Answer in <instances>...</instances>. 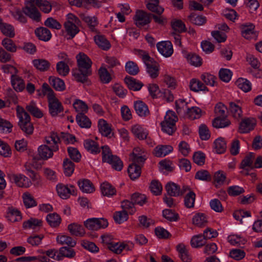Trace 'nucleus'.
Instances as JSON below:
<instances>
[{"label":"nucleus","instance_id":"nucleus-1","mask_svg":"<svg viewBox=\"0 0 262 262\" xmlns=\"http://www.w3.org/2000/svg\"><path fill=\"white\" fill-rule=\"evenodd\" d=\"M78 68L74 70L72 74L75 79L83 83L87 81L88 77L91 75L92 62L85 54L79 53L76 55Z\"/></svg>","mask_w":262,"mask_h":262},{"label":"nucleus","instance_id":"nucleus-2","mask_svg":"<svg viewBox=\"0 0 262 262\" xmlns=\"http://www.w3.org/2000/svg\"><path fill=\"white\" fill-rule=\"evenodd\" d=\"M60 139L57 133L52 132L50 135L45 138L46 144L40 145L38 147V156L43 160H47L52 158L54 152L59 149L58 143Z\"/></svg>","mask_w":262,"mask_h":262},{"label":"nucleus","instance_id":"nucleus-3","mask_svg":"<svg viewBox=\"0 0 262 262\" xmlns=\"http://www.w3.org/2000/svg\"><path fill=\"white\" fill-rule=\"evenodd\" d=\"M16 115L19 119L18 125L21 129L27 135H31L34 130V127L31 122L30 117L24 108L17 105L16 107Z\"/></svg>","mask_w":262,"mask_h":262},{"label":"nucleus","instance_id":"nucleus-4","mask_svg":"<svg viewBox=\"0 0 262 262\" xmlns=\"http://www.w3.org/2000/svg\"><path fill=\"white\" fill-rule=\"evenodd\" d=\"M80 24L79 18L73 14H68L64 22V27L67 34L73 38L79 31L78 26Z\"/></svg>","mask_w":262,"mask_h":262},{"label":"nucleus","instance_id":"nucleus-5","mask_svg":"<svg viewBox=\"0 0 262 262\" xmlns=\"http://www.w3.org/2000/svg\"><path fill=\"white\" fill-rule=\"evenodd\" d=\"M142 59L146 65V71L152 78H155L159 75V64L151 58L146 52L141 51Z\"/></svg>","mask_w":262,"mask_h":262},{"label":"nucleus","instance_id":"nucleus-6","mask_svg":"<svg viewBox=\"0 0 262 262\" xmlns=\"http://www.w3.org/2000/svg\"><path fill=\"white\" fill-rule=\"evenodd\" d=\"M84 226L90 230H98L108 226L107 221L104 218H90L84 222Z\"/></svg>","mask_w":262,"mask_h":262},{"label":"nucleus","instance_id":"nucleus-7","mask_svg":"<svg viewBox=\"0 0 262 262\" xmlns=\"http://www.w3.org/2000/svg\"><path fill=\"white\" fill-rule=\"evenodd\" d=\"M133 19L137 27L142 28L150 22V14L142 10H138L136 11Z\"/></svg>","mask_w":262,"mask_h":262},{"label":"nucleus","instance_id":"nucleus-8","mask_svg":"<svg viewBox=\"0 0 262 262\" xmlns=\"http://www.w3.org/2000/svg\"><path fill=\"white\" fill-rule=\"evenodd\" d=\"M10 180L20 187H29L31 185L30 180L22 174H15L12 172L8 174Z\"/></svg>","mask_w":262,"mask_h":262},{"label":"nucleus","instance_id":"nucleus-9","mask_svg":"<svg viewBox=\"0 0 262 262\" xmlns=\"http://www.w3.org/2000/svg\"><path fill=\"white\" fill-rule=\"evenodd\" d=\"M50 114L53 117L56 116L63 111L61 103L54 95H51L48 98Z\"/></svg>","mask_w":262,"mask_h":262},{"label":"nucleus","instance_id":"nucleus-10","mask_svg":"<svg viewBox=\"0 0 262 262\" xmlns=\"http://www.w3.org/2000/svg\"><path fill=\"white\" fill-rule=\"evenodd\" d=\"M23 12L32 20L39 21L41 14L37 8L30 3H26L25 7L23 8Z\"/></svg>","mask_w":262,"mask_h":262},{"label":"nucleus","instance_id":"nucleus-11","mask_svg":"<svg viewBox=\"0 0 262 262\" xmlns=\"http://www.w3.org/2000/svg\"><path fill=\"white\" fill-rule=\"evenodd\" d=\"M56 190L58 195L63 199H66L71 194L74 195L76 193L75 187L73 185L68 186L58 184L56 186Z\"/></svg>","mask_w":262,"mask_h":262},{"label":"nucleus","instance_id":"nucleus-12","mask_svg":"<svg viewBox=\"0 0 262 262\" xmlns=\"http://www.w3.org/2000/svg\"><path fill=\"white\" fill-rule=\"evenodd\" d=\"M158 51L164 56L170 57L173 52L172 43L169 41H163L157 44Z\"/></svg>","mask_w":262,"mask_h":262},{"label":"nucleus","instance_id":"nucleus-13","mask_svg":"<svg viewBox=\"0 0 262 262\" xmlns=\"http://www.w3.org/2000/svg\"><path fill=\"white\" fill-rule=\"evenodd\" d=\"M165 189L168 194L170 196H177L182 195L189 188L185 186L183 187V190H181L180 187L176 184L173 182H169L166 185Z\"/></svg>","mask_w":262,"mask_h":262},{"label":"nucleus","instance_id":"nucleus-14","mask_svg":"<svg viewBox=\"0 0 262 262\" xmlns=\"http://www.w3.org/2000/svg\"><path fill=\"white\" fill-rule=\"evenodd\" d=\"M256 125V120L253 118H245L241 122L239 132L242 134L247 133L253 129Z\"/></svg>","mask_w":262,"mask_h":262},{"label":"nucleus","instance_id":"nucleus-15","mask_svg":"<svg viewBox=\"0 0 262 262\" xmlns=\"http://www.w3.org/2000/svg\"><path fill=\"white\" fill-rule=\"evenodd\" d=\"M98 126L102 135L109 138L113 135L111 126L104 119H100L98 121Z\"/></svg>","mask_w":262,"mask_h":262},{"label":"nucleus","instance_id":"nucleus-16","mask_svg":"<svg viewBox=\"0 0 262 262\" xmlns=\"http://www.w3.org/2000/svg\"><path fill=\"white\" fill-rule=\"evenodd\" d=\"M134 108L136 113L140 117H146L149 114L147 106L141 101L135 102Z\"/></svg>","mask_w":262,"mask_h":262},{"label":"nucleus","instance_id":"nucleus-17","mask_svg":"<svg viewBox=\"0 0 262 262\" xmlns=\"http://www.w3.org/2000/svg\"><path fill=\"white\" fill-rule=\"evenodd\" d=\"M0 30L5 36L9 38H13L15 36V30L13 26L9 24L0 20Z\"/></svg>","mask_w":262,"mask_h":262},{"label":"nucleus","instance_id":"nucleus-18","mask_svg":"<svg viewBox=\"0 0 262 262\" xmlns=\"http://www.w3.org/2000/svg\"><path fill=\"white\" fill-rule=\"evenodd\" d=\"M35 33L39 39L44 41H49L52 37L50 31L45 27L37 28L35 31Z\"/></svg>","mask_w":262,"mask_h":262},{"label":"nucleus","instance_id":"nucleus-19","mask_svg":"<svg viewBox=\"0 0 262 262\" xmlns=\"http://www.w3.org/2000/svg\"><path fill=\"white\" fill-rule=\"evenodd\" d=\"M77 183L80 189L84 193H91L95 190L93 184L88 179L80 180Z\"/></svg>","mask_w":262,"mask_h":262},{"label":"nucleus","instance_id":"nucleus-20","mask_svg":"<svg viewBox=\"0 0 262 262\" xmlns=\"http://www.w3.org/2000/svg\"><path fill=\"white\" fill-rule=\"evenodd\" d=\"M131 131L135 137L140 140L146 138L148 135L147 130L141 125L138 124H136L132 126Z\"/></svg>","mask_w":262,"mask_h":262},{"label":"nucleus","instance_id":"nucleus-21","mask_svg":"<svg viewBox=\"0 0 262 262\" xmlns=\"http://www.w3.org/2000/svg\"><path fill=\"white\" fill-rule=\"evenodd\" d=\"M41 226L42 221L35 218H31L23 223V227L25 229L34 230H38Z\"/></svg>","mask_w":262,"mask_h":262},{"label":"nucleus","instance_id":"nucleus-22","mask_svg":"<svg viewBox=\"0 0 262 262\" xmlns=\"http://www.w3.org/2000/svg\"><path fill=\"white\" fill-rule=\"evenodd\" d=\"M254 26L252 24L242 26V35L246 39H251L255 36Z\"/></svg>","mask_w":262,"mask_h":262},{"label":"nucleus","instance_id":"nucleus-23","mask_svg":"<svg viewBox=\"0 0 262 262\" xmlns=\"http://www.w3.org/2000/svg\"><path fill=\"white\" fill-rule=\"evenodd\" d=\"M140 151H141V150L139 147L134 148L133 153L130 155V159L133 162V164L140 166L144 163L146 158L144 156L142 155L141 153H139Z\"/></svg>","mask_w":262,"mask_h":262},{"label":"nucleus","instance_id":"nucleus-24","mask_svg":"<svg viewBox=\"0 0 262 262\" xmlns=\"http://www.w3.org/2000/svg\"><path fill=\"white\" fill-rule=\"evenodd\" d=\"M177 250L179 254V256L184 262H190L191 258L189 254L186 246L183 244H179L177 246Z\"/></svg>","mask_w":262,"mask_h":262},{"label":"nucleus","instance_id":"nucleus-25","mask_svg":"<svg viewBox=\"0 0 262 262\" xmlns=\"http://www.w3.org/2000/svg\"><path fill=\"white\" fill-rule=\"evenodd\" d=\"M124 81L129 89L133 91H139L143 86L142 82L131 77H126Z\"/></svg>","mask_w":262,"mask_h":262},{"label":"nucleus","instance_id":"nucleus-26","mask_svg":"<svg viewBox=\"0 0 262 262\" xmlns=\"http://www.w3.org/2000/svg\"><path fill=\"white\" fill-rule=\"evenodd\" d=\"M96 45L103 50H107L111 48V44L104 36L98 34L94 37Z\"/></svg>","mask_w":262,"mask_h":262},{"label":"nucleus","instance_id":"nucleus-27","mask_svg":"<svg viewBox=\"0 0 262 262\" xmlns=\"http://www.w3.org/2000/svg\"><path fill=\"white\" fill-rule=\"evenodd\" d=\"M101 193L108 197L112 196L116 193L115 188L107 182H104L100 185Z\"/></svg>","mask_w":262,"mask_h":262},{"label":"nucleus","instance_id":"nucleus-28","mask_svg":"<svg viewBox=\"0 0 262 262\" xmlns=\"http://www.w3.org/2000/svg\"><path fill=\"white\" fill-rule=\"evenodd\" d=\"M173 150V148L170 145H159L154 149V154L158 157H162L166 156Z\"/></svg>","mask_w":262,"mask_h":262},{"label":"nucleus","instance_id":"nucleus-29","mask_svg":"<svg viewBox=\"0 0 262 262\" xmlns=\"http://www.w3.org/2000/svg\"><path fill=\"white\" fill-rule=\"evenodd\" d=\"M68 230L71 234L77 236H82L85 234L82 226L75 223L69 225Z\"/></svg>","mask_w":262,"mask_h":262},{"label":"nucleus","instance_id":"nucleus-30","mask_svg":"<svg viewBox=\"0 0 262 262\" xmlns=\"http://www.w3.org/2000/svg\"><path fill=\"white\" fill-rule=\"evenodd\" d=\"M176 107L177 113L179 115L185 116L190 107L188 103L184 99H180L176 101Z\"/></svg>","mask_w":262,"mask_h":262},{"label":"nucleus","instance_id":"nucleus-31","mask_svg":"<svg viewBox=\"0 0 262 262\" xmlns=\"http://www.w3.org/2000/svg\"><path fill=\"white\" fill-rule=\"evenodd\" d=\"M108 160L103 162L111 164L112 168L116 170L120 171L122 169L123 163L118 157L112 155L108 157Z\"/></svg>","mask_w":262,"mask_h":262},{"label":"nucleus","instance_id":"nucleus-32","mask_svg":"<svg viewBox=\"0 0 262 262\" xmlns=\"http://www.w3.org/2000/svg\"><path fill=\"white\" fill-rule=\"evenodd\" d=\"M33 66L40 71H47L50 66V62L43 59H36L32 61Z\"/></svg>","mask_w":262,"mask_h":262},{"label":"nucleus","instance_id":"nucleus-33","mask_svg":"<svg viewBox=\"0 0 262 262\" xmlns=\"http://www.w3.org/2000/svg\"><path fill=\"white\" fill-rule=\"evenodd\" d=\"M227 148L226 142L224 138L220 137L214 142V149L217 154L224 153Z\"/></svg>","mask_w":262,"mask_h":262},{"label":"nucleus","instance_id":"nucleus-34","mask_svg":"<svg viewBox=\"0 0 262 262\" xmlns=\"http://www.w3.org/2000/svg\"><path fill=\"white\" fill-rule=\"evenodd\" d=\"M56 241L60 245H67L73 247L76 245V242L72 237L66 235H59L56 237Z\"/></svg>","mask_w":262,"mask_h":262},{"label":"nucleus","instance_id":"nucleus-35","mask_svg":"<svg viewBox=\"0 0 262 262\" xmlns=\"http://www.w3.org/2000/svg\"><path fill=\"white\" fill-rule=\"evenodd\" d=\"M128 173L131 179L138 178L141 174V166L136 164H130L128 168Z\"/></svg>","mask_w":262,"mask_h":262},{"label":"nucleus","instance_id":"nucleus-36","mask_svg":"<svg viewBox=\"0 0 262 262\" xmlns=\"http://www.w3.org/2000/svg\"><path fill=\"white\" fill-rule=\"evenodd\" d=\"M50 84L57 91H62L65 90L66 85L63 80L58 77H50L49 78Z\"/></svg>","mask_w":262,"mask_h":262},{"label":"nucleus","instance_id":"nucleus-37","mask_svg":"<svg viewBox=\"0 0 262 262\" xmlns=\"http://www.w3.org/2000/svg\"><path fill=\"white\" fill-rule=\"evenodd\" d=\"M78 124L82 128H90L91 126V122L84 114H78L76 118Z\"/></svg>","mask_w":262,"mask_h":262},{"label":"nucleus","instance_id":"nucleus-38","mask_svg":"<svg viewBox=\"0 0 262 262\" xmlns=\"http://www.w3.org/2000/svg\"><path fill=\"white\" fill-rule=\"evenodd\" d=\"M11 83L14 89L16 91H21L25 88L24 80L16 75H12L11 76Z\"/></svg>","mask_w":262,"mask_h":262},{"label":"nucleus","instance_id":"nucleus-39","mask_svg":"<svg viewBox=\"0 0 262 262\" xmlns=\"http://www.w3.org/2000/svg\"><path fill=\"white\" fill-rule=\"evenodd\" d=\"M205 244V239L203 235L198 234L192 237L190 245L192 248H198L202 247Z\"/></svg>","mask_w":262,"mask_h":262},{"label":"nucleus","instance_id":"nucleus-40","mask_svg":"<svg viewBox=\"0 0 262 262\" xmlns=\"http://www.w3.org/2000/svg\"><path fill=\"white\" fill-rule=\"evenodd\" d=\"M85 148L92 154H97L100 151L98 145L94 141L87 139L84 142Z\"/></svg>","mask_w":262,"mask_h":262},{"label":"nucleus","instance_id":"nucleus-41","mask_svg":"<svg viewBox=\"0 0 262 262\" xmlns=\"http://www.w3.org/2000/svg\"><path fill=\"white\" fill-rule=\"evenodd\" d=\"M185 57L187 61L195 67H199L202 64V59L201 57L194 53L185 54Z\"/></svg>","mask_w":262,"mask_h":262},{"label":"nucleus","instance_id":"nucleus-42","mask_svg":"<svg viewBox=\"0 0 262 262\" xmlns=\"http://www.w3.org/2000/svg\"><path fill=\"white\" fill-rule=\"evenodd\" d=\"M24 204L26 208H29L37 205V202L31 194L29 192H25L23 194Z\"/></svg>","mask_w":262,"mask_h":262},{"label":"nucleus","instance_id":"nucleus-43","mask_svg":"<svg viewBox=\"0 0 262 262\" xmlns=\"http://www.w3.org/2000/svg\"><path fill=\"white\" fill-rule=\"evenodd\" d=\"M71 63H67L64 61H59L56 64V71L58 74L62 76H67L70 72L68 66Z\"/></svg>","mask_w":262,"mask_h":262},{"label":"nucleus","instance_id":"nucleus-44","mask_svg":"<svg viewBox=\"0 0 262 262\" xmlns=\"http://www.w3.org/2000/svg\"><path fill=\"white\" fill-rule=\"evenodd\" d=\"M230 104V111L232 116L236 119H239L242 117V110L240 106L234 102H231Z\"/></svg>","mask_w":262,"mask_h":262},{"label":"nucleus","instance_id":"nucleus-45","mask_svg":"<svg viewBox=\"0 0 262 262\" xmlns=\"http://www.w3.org/2000/svg\"><path fill=\"white\" fill-rule=\"evenodd\" d=\"M27 110L33 116L40 118L43 116L41 111L37 107L36 103L34 101H31L26 106Z\"/></svg>","mask_w":262,"mask_h":262},{"label":"nucleus","instance_id":"nucleus-46","mask_svg":"<svg viewBox=\"0 0 262 262\" xmlns=\"http://www.w3.org/2000/svg\"><path fill=\"white\" fill-rule=\"evenodd\" d=\"M237 87L245 92H248L251 90V84L247 79L240 78L236 81Z\"/></svg>","mask_w":262,"mask_h":262},{"label":"nucleus","instance_id":"nucleus-47","mask_svg":"<svg viewBox=\"0 0 262 262\" xmlns=\"http://www.w3.org/2000/svg\"><path fill=\"white\" fill-rule=\"evenodd\" d=\"M75 111L79 114H84L88 112V106L87 104L83 101L77 99L73 104Z\"/></svg>","mask_w":262,"mask_h":262},{"label":"nucleus","instance_id":"nucleus-48","mask_svg":"<svg viewBox=\"0 0 262 262\" xmlns=\"http://www.w3.org/2000/svg\"><path fill=\"white\" fill-rule=\"evenodd\" d=\"M230 121L223 117H216L212 122L213 127L215 128H223L229 126Z\"/></svg>","mask_w":262,"mask_h":262},{"label":"nucleus","instance_id":"nucleus-49","mask_svg":"<svg viewBox=\"0 0 262 262\" xmlns=\"http://www.w3.org/2000/svg\"><path fill=\"white\" fill-rule=\"evenodd\" d=\"M189 87L190 90L194 92L205 91L207 89V88L203 83L196 79H192L190 80Z\"/></svg>","mask_w":262,"mask_h":262},{"label":"nucleus","instance_id":"nucleus-50","mask_svg":"<svg viewBox=\"0 0 262 262\" xmlns=\"http://www.w3.org/2000/svg\"><path fill=\"white\" fill-rule=\"evenodd\" d=\"M46 220L49 224L54 227L58 226L61 222L60 217L58 214L55 213L47 215Z\"/></svg>","mask_w":262,"mask_h":262},{"label":"nucleus","instance_id":"nucleus-51","mask_svg":"<svg viewBox=\"0 0 262 262\" xmlns=\"http://www.w3.org/2000/svg\"><path fill=\"white\" fill-rule=\"evenodd\" d=\"M201 115V110L198 107L193 106L190 107L185 116L190 119L194 120L200 118Z\"/></svg>","mask_w":262,"mask_h":262},{"label":"nucleus","instance_id":"nucleus-52","mask_svg":"<svg viewBox=\"0 0 262 262\" xmlns=\"http://www.w3.org/2000/svg\"><path fill=\"white\" fill-rule=\"evenodd\" d=\"M8 217L9 220L12 222L20 221L22 218L20 211L13 208H9Z\"/></svg>","mask_w":262,"mask_h":262},{"label":"nucleus","instance_id":"nucleus-53","mask_svg":"<svg viewBox=\"0 0 262 262\" xmlns=\"http://www.w3.org/2000/svg\"><path fill=\"white\" fill-rule=\"evenodd\" d=\"M74 164L69 159H66L63 162L64 173L66 176L69 177L72 175L74 170Z\"/></svg>","mask_w":262,"mask_h":262},{"label":"nucleus","instance_id":"nucleus-54","mask_svg":"<svg viewBox=\"0 0 262 262\" xmlns=\"http://www.w3.org/2000/svg\"><path fill=\"white\" fill-rule=\"evenodd\" d=\"M44 25L49 28L55 30H60L61 25L53 17H48L44 22Z\"/></svg>","mask_w":262,"mask_h":262},{"label":"nucleus","instance_id":"nucleus-55","mask_svg":"<svg viewBox=\"0 0 262 262\" xmlns=\"http://www.w3.org/2000/svg\"><path fill=\"white\" fill-rule=\"evenodd\" d=\"M125 68V71L132 75H136L139 72V69L137 63L133 61H128L127 62Z\"/></svg>","mask_w":262,"mask_h":262},{"label":"nucleus","instance_id":"nucleus-56","mask_svg":"<svg viewBox=\"0 0 262 262\" xmlns=\"http://www.w3.org/2000/svg\"><path fill=\"white\" fill-rule=\"evenodd\" d=\"M207 222V220L206 215L202 213H198L195 214L192 219L193 224L199 227L204 226Z\"/></svg>","mask_w":262,"mask_h":262},{"label":"nucleus","instance_id":"nucleus-57","mask_svg":"<svg viewBox=\"0 0 262 262\" xmlns=\"http://www.w3.org/2000/svg\"><path fill=\"white\" fill-rule=\"evenodd\" d=\"M3 46L9 52H15L17 47L13 41L9 38H5L2 41Z\"/></svg>","mask_w":262,"mask_h":262},{"label":"nucleus","instance_id":"nucleus-58","mask_svg":"<svg viewBox=\"0 0 262 262\" xmlns=\"http://www.w3.org/2000/svg\"><path fill=\"white\" fill-rule=\"evenodd\" d=\"M114 219L116 223L121 224L127 220L128 214L125 210L116 211L114 214Z\"/></svg>","mask_w":262,"mask_h":262},{"label":"nucleus","instance_id":"nucleus-59","mask_svg":"<svg viewBox=\"0 0 262 262\" xmlns=\"http://www.w3.org/2000/svg\"><path fill=\"white\" fill-rule=\"evenodd\" d=\"M189 19L191 23L198 26L203 25L206 22V18L205 16L195 14H191L189 16Z\"/></svg>","mask_w":262,"mask_h":262},{"label":"nucleus","instance_id":"nucleus-60","mask_svg":"<svg viewBox=\"0 0 262 262\" xmlns=\"http://www.w3.org/2000/svg\"><path fill=\"white\" fill-rule=\"evenodd\" d=\"M81 17L82 19L89 25V27L92 30L98 24L97 19L95 16H89L83 14L81 15Z\"/></svg>","mask_w":262,"mask_h":262},{"label":"nucleus","instance_id":"nucleus-61","mask_svg":"<svg viewBox=\"0 0 262 262\" xmlns=\"http://www.w3.org/2000/svg\"><path fill=\"white\" fill-rule=\"evenodd\" d=\"M23 10L15 8L11 12L12 16L14 19L18 20L21 23H25L27 21V19L24 15Z\"/></svg>","mask_w":262,"mask_h":262},{"label":"nucleus","instance_id":"nucleus-62","mask_svg":"<svg viewBox=\"0 0 262 262\" xmlns=\"http://www.w3.org/2000/svg\"><path fill=\"white\" fill-rule=\"evenodd\" d=\"M232 72L227 69H221L219 71V77L221 80L225 82H229L232 77Z\"/></svg>","mask_w":262,"mask_h":262},{"label":"nucleus","instance_id":"nucleus-63","mask_svg":"<svg viewBox=\"0 0 262 262\" xmlns=\"http://www.w3.org/2000/svg\"><path fill=\"white\" fill-rule=\"evenodd\" d=\"M131 200L134 204L142 206L146 202V197L144 194L135 193L132 195Z\"/></svg>","mask_w":262,"mask_h":262},{"label":"nucleus","instance_id":"nucleus-64","mask_svg":"<svg viewBox=\"0 0 262 262\" xmlns=\"http://www.w3.org/2000/svg\"><path fill=\"white\" fill-rule=\"evenodd\" d=\"M161 125L163 132L169 135H172L176 130L175 124L161 122Z\"/></svg>","mask_w":262,"mask_h":262}]
</instances>
